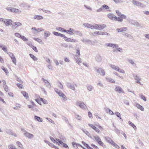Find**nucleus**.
<instances>
[{
	"label": "nucleus",
	"instance_id": "obj_1",
	"mask_svg": "<svg viewBox=\"0 0 149 149\" xmlns=\"http://www.w3.org/2000/svg\"><path fill=\"white\" fill-rule=\"evenodd\" d=\"M50 139L52 141L53 143H56V144L58 145L63 146L65 148H69V147L66 144L63 143L61 140L58 139H54L52 137H50Z\"/></svg>",
	"mask_w": 149,
	"mask_h": 149
},
{
	"label": "nucleus",
	"instance_id": "obj_2",
	"mask_svg": "<svg viewBox=\"0 0 149 149\" xmlns=\"http://www.w3.org/2000/svg\"><path fill=\"white\" fill-rule=\"evenodd\" d=\"M110 66L113 70L117 71L120 73H125V71L123 69H120L117 66H116L113 65H110Z\"/></svg>",
	"mask_w": 149,
	"mask_h": 149
},
{
	"label": "nucleus",
	"instance_id": "obj_3",
	"mask_svg": "<svg viewBox=\"0 0 149 149\" xmlns=\"http://www.w3.org/2000/svg\"><path fill=\"white\" fill-rule=\"evenodd\" d=\"M76 105L79 106L81 109H86L87 107L84 103L82 102L77 101L76 102Z\"/></svg>",
	"mask_w": 149,
	"mask_h": 149
},
{
	"label": "nucleus",
	"instance_id": "obj_4",
	"mask_svg": "<svg viewBox=\"0 0 149 149\" xmlns=\"http://www.w3.org/2000/svg\"><path fill=\"white\" fill-rule=\"evenodd\" d=\"M106 27V25L104 24L101 25L95 24L93 25V29L101 30L104 28Z\"/></svg>",
	"mask_w": 149,
	"mask_h": 149
},
{
	"label": "nucleus",
	"instance_id": "obj_5",
	"mask_svg": "<svg viewBox=\"0 0 149 149\" xmlns=\"http://www.w3.org/2000/svg\"><path fill=\"white\" fill-rule=\"evenodd\" d=\"M132 3L134 5L136 6L141 7L142 8L144 7V5L143 3L138 1L133 0L132 1Z\"/></svg>",
	"mask_w": 149,
	"mask_h": 149
},
{
	"label": "nucleus",
	"instance_id": "obj_6",
	"mask_svg": "<svg viewBox=\"0 0 149 149\" xmlns=\"http://www.w3.org/2000/svg\"><path fill=\"white\" fill-rule=\"evenodd\" d=\"M133 77H134V79L136 81V83H138V84H140L141 85H143V84H142L141 82H140V81L141 80V78L139 76H138L136 74H134L133 75Z\"/></svg>",
	"mask_w": 149,
	"mask_h": 149
},
{
	"label": "nucleus",
	"instance_id": "obj_7",
	"mask_svg": "<svg viewBox=\"0 0 149 149\" xmlns=\"http://www.w3.org/2000/svg\"><path fill=\"white\" fill-rule=\"evenodd\" d=\"M63 38L67 42H77V41L76 40L74 39H72L70 38H68L65 35L64 36Z\"/></svg>",
	"mask_w": 149,
	"mask_h": 149
},
{
	"label": "nucleus",
	"instance_id": "obj_8",
	"mask_svg": "<svg viewBox=\"0 0 149 149\" xmlns=\"http://www.w3.org/2000/svg\"><path fill=\"white\" fill-rule=\"evenodd\" d=\"M97 72L100 74L102 76H104L105 75V72L104 70L102 68H100L97 69L96 70Z\"/></svg>",
	"mask_w": 149,
	"mask_h": 149
},
{
	"label": "nucleus",
	"instance_id": "obj_9",
	"mask_svg": "<svg viewBox=\"0 0 149 149\" xmlns=\"http://www.w3.org/2000/svg\"><path fill=\"white\" fill-rule=\"evenodd\" d=\"M105 46L107 47H110L112 48H117L118 47V45L117 44H113L111 43H106L105 44Z\"/></svg>",
	"mask_w": 149,
	"mask_h": 149
},
{
	"label": "nucleus",
	"instance_id": "obj_10",
	"mask_svg": "<svg viewBox=\"0 0 149 149\" xmlns=\"http://www.w3.org/2000/svg\"><path fill=\"white\" fill-rule=\"evenodd\" d=\"M24 134L26 137H27L29 139H32L34 137V135L33 134L27 132H25L24 133Z\"/></svg>",
	"mask_w": 149,
	"mask_h": 149
},
{
	"label": "nucleus",
	"instance_id": "obj_11",
	"mask_svg": "<svg viewBox=\"0 0 149 149\" xmlns=\"http://www.w3.org/2000/svg\"><path fill=\"white\" fill-rule=\"evenodd\" d=\"M129 22L131 24L136 26L137 27L139 26H140L139 24L136 21L132 20L130 21Z\"/></svg>",
	"mask_w": 149,
	"mask_h": 149
},
{
	"label": "nucleus",
	"instance_id": "obj_12",
	"mask_svg": "<svg viewBox=\"0 0 149 149\" xmlns=\"http://www.w3.org/2000/svg\"><path fill=\"white\" fill-rule=\"evenodd\" d=\"M94 34H97L102 35H109V34L107 32H102L96 31L94 32Z\"/></svg>",
	"mask_w": 149,
	"mask_h": 149
},
{
	"label": "nucleus",
	"instance_id": "obj_13",
	"mask_svg": "<svg viewBox=\"0 0 149 149\" xmlns=\"http://www.w3.org/2000/svg\"><path fill=\"white\" fill-rule=\"evenodd\" d=\"M107 16L110 19L113 21H114L116 16L113 14L111 13L108 14L107 15Z\"/></svg>",
	"mask_w": 149,
	"mask_h": 149
},
{
	"label": "nucleus",
	"instance_id": "obj_14",
	"mask_svg": "<svg viewBox=\"0 0 149 149\" xmlns=\"http://www.w3.org/2000/svg\"><path fill=\"white\" fill-rule=\"evenodd\" d=\"M115 91L120 93H124V91L122 90L121 88L119 86H117L115 88Z\"/></svg>",
	"mask_w": 149,
	"mask_h": 149
},
{
	"label": "nucleus",
	"instance_id": "obj_15",
	"mask_svg": "<svg viewBox=\"0 0 149 149\" xmlns=\"http://www.w3.org/2000/svg\"><path fill=\"white\" fill-rule=\"evenodd\" d=\"M127 29V28L122 27L120 28H118L116 29V31L118 33L126 31Z\"/></svg>",
	"mask_w": 149,
	"mask_h": 149
},
{
	"label": "nucleus",
	"instance_id": "obj_16",
	"mask_svg": "<svg viewBox=\"0 0 149 149\" xmlns=\"http://www.w3.org/2000/svg\"><path fill=\"white\" fill-rule=\"evenodd\" d=\"M67 86L70 89L74 91L75 90V88L74 85L73 84H71L70 83H67Z\"/></svg>",
	"mask_w": 149,
	"mask_h": 149
},
{
	"label": "nucleus",
	"instance_id": "obj_17",
	"mask_svg": "<svg viewBox=\"0 0 149 149\" xmlns=\"http://www.w3.org/2000/svg\"><path fill=\"white\" fill-rule=\"evenodd\" d=\"M106 80L108 82H110L111 83H114L115 82L114 80L111 78L110 77H105Z\"/></svg>",
	"mask_w": 149,
	"mask_h": 149
},
{
	"label": "nucleus",
	"instance_id": "obj_18",
	"mask_svg": "<svg viewBox=\"0 0 149 149\" xmlns=\"http://www.w3.org/2000/svg\"><path fill=\"white\" fill-rule=\"evenodd\" d=\"M83 25L85 27L90 28L91 29H93V25L89 24L88 23H84Z\"/></svg>",
	"mask_w": 149,
	"mask_h": 149
},
{
	"label": "nucleus",
	"instance_id": "obj_19",
	"mask_svg": "<svg viewBox=\"0 0 149 149\" xmlns=\"http://www.w3.org/2000/svg\"><path fill=\"white\" fill-rule=\"evenodd\" d=\"M43 18V17L42 16L38 15H35L33 17L34 19L38 20L42 19Z\"/></svg>",
	"mask_w": 149,
	"mask_h": 149
},
{
	"label": "nucleus",
	"instance_id": "obj_20",
	"mask_svg": "<svg viewBox=\"0 0 149 149\" xmlns=\"http://www.w3.org/2000/svg\"><path fill=\"white\" fill-rule=\"evenodd\" d=\"M51 33L48 31H45L44 33V36L46 38L49 37Z\"/></svg>",
	"mask_w": 149,
	"mask_h": 149
},
{
	"label": "nucleus",
	"instance_id": "obj_21",
	"mask_svg": "<svg viewBox=\"0 0 149 149\" xmlns=\"http://www.w3.org/2000/svg\"><path fill=\"white\" fill-rule=\"evenodd\" d=\"M12 21L10 19H9L8 20H6V21L5 24L6 26H8L9 25H11L12 24Z\"/></svg>",
	"mask_w": 149,
	"mask_h": 149
},
{
	"label": "nucleus",
	"instance_id": "obj_22",
	"mask_svg": "<svg viewBox=\"0 0 149 149\" xmlns=\"http://www.w3.org/2000/svg\"><path fill=\"white\" fill-rule=\"evenodd\" d=\"M135 106L139 109H140L142 111H144V109L143 107L139 104L137 103H135Z\"/></svg>",
	"mask_w": 149,
	"mask_h": 149
},
{
	"label": "nucleus",
	"instance_id": "obj_23",
	"mask_svg": "<svg viewBox=\"0 0 149 149\" xmlns=\"http://www.w3.org/2000/svg\"><path fill=\"white\" fill-rule=\"evenodd\" d=\"M12 12L13 13H21V11L20 10H19L16 9V8H13L12 9Z\"/></svg>",
	"mask_w": 149,
	"mask_h": 149
},
{
	"label": "nucleus",
	"instance_id": "obj_24",
	"mask_svg": "<svg viewBox=\"0 0 149 149\" xmlns=\"http://www.w3.org/2000/svg\"><path fill=\"white\" fill-rule=\"evenodd\" d=\"M53 33L55 36H60L61 37L63 38L64 35L59 33L58 32H56L55 31H54L53 32Z\"/></svg>",
	"mask_w": 149,
	"mask_h": 149
},
{
	"label": "nucleus",
	"instance_id": "obj_25",
	"mask_svg": "<svg viewBox=\"0 0 149 149\" xmlns=\"http://www.w3.org/2000/svg\"><path fill=\"white\" fill-rule=\"evenodd\" d=\"M44 82L45 85L48 88H51V86L50 83L47 80H44Z\"/></svg>",
	"mask_w": 149,
	"mask_h": 149
},
{
	"label": "nucleus",
	"instance_id": "obj_26",
	"mask_svg": "<svg viewBox=\"0 0 149 149\" xmlns=\"http://www.w3.org/2000/svg\"><path fill=\"white\" fill-rule=\"evenodd\" d=\"M55 91L56 93L59 95L60 97H61V95H62L63 93L61 91H60L57 88H55Z\"/></svg>",
	"mask_w": 149,
	"mask_h": 149
},
{
	"label": "nucleus",
	"instance_id": "obj_27",
	"mask_svg": "<svg viewBox=\"0 0 149 149\" xmlns=\"http://www.w3.org/2000/svg\"><path fill=\"white\" fill-rule=\"evenodd\" d=\"M96 60L98 62H100L102 61L101 57L99 55L96 56L95 58Z\"/></svg>",
	"mask_w": 149,
	"mask_h": 149
},
{
	"label": "nucleus",
	"instance_id": "obj_28",
	"mask_svg": "<svg viewBox=\"0 0 149 149\" xmlns=\"http://www.w3.org/2000/svg\"><path fill=\"white\" fill-rule=\"evenodd\" d=\"M87 89L89 91H92L93 89V87L91 85H87L86 86Z\"/></svg>",
	"mask_w": 149,
	"mask_h": 149
},
{
	"label": "nucleus",
	"instance_id": "obj_29",
	"mask_svg": "<svg viewBox=\"0 0 149 149\" xmlns=\"http://www.w3.org/2000/svg\"><path fill=\"white\" fill-rule=\"evenodd\" d=\"M114 21H117L118 22H122L123 21V19L121 18L120 17H117L116 16L115 17Z\"/></svg>",
	"mask_w": 149,
	"mask_h": 149
},
{
	"label": "nucleus",
	"instance_id": "obj_30",
	"mask_svg": "<svg viewBox=\"0 0 149 149\" xmlns=\"http://www.w3.org/2000/svg\"><path fill=\"white\" fill-rule=\"evenodd\" d=\"M34 118L36 120L39 122H42V119L41 118L37 116H35Z\"/></svg>",
	"mask_w": 149,
	"mask_h": 149
},
{
	"label": "nucleus",
	"instance_id": "obj_31",
	"mask_svg": "<svg viewBox=\"0 0 149 149\" xmlns=\"http://www.w3.org/2000/svg\"><path fill=\"white\" fill-rule=\"evenodd\" d=\"M21 93L26 99L29 98L28 94L25 91H22Z\"/></svg>",
	"mask_w": 149,
	"mask_h": 149
},
{
	"label": "nucleus",
	"instance_id": "obj_32",
	"mask_svg": "<svg viewBox=\"0 0 149 149\" xmlns=\"http://www.w3.org/2000/svg\"><path fill=\"white\" fill-rule=\"evenodd\" d=\"M124 36H126L127 37L129 38L130 39L132 38V36L130 34L127 33H124L123 34Z\"/></svg>",
	"mask_w": 149,
	"mask_h": 149
},
{
	"label": "nucleus",
	"instance_id": "obj_33",
	"mask_svg": "<svg viewBox=\"0 0 149 149\" xmlns=\"http://www.w3.org/2000/svg\"><path fill=\"white\" fill-rule=\"evenodd\" d=\"M92 138H93V139H95V141H96L97 142H99L100 140H101L100 138L98 136H93V137Z\"/></svg>",
	"mask_w": 149,
	"mask_h": 149
},
{
	"label": "nucleus",
	"instance_id": "obj_34",
	"mask_svg": "<svg viewBox=\"0 0 149 149\" xmlns=\"http://www.w3.org/2000/svg\"><path fill=\"white\" fill-rule=\"evenodd\" d=\"M72 144L73 146H74V145H76V146H80L83 149H86V148H84L83 146L81 145L79 143H76L74 142H72Z\"/></svg>",
	"mask_w": 149,
	"mask_h": 149
},
{
	"label": "nucleus",
	"instance_id": "obj_35",
	"mask_svg": "<svg viewBox=\"0 0 149 149\" xmlns=\"http://www.w3.org/2000/svg\"><path fill=\"white\" fill-rule=\"evenodd\" d=\"M29 55L33 59V60L34 61H36L38 60L37 58L34 55L30 54H29Z\"/></svg>",
	"mask_w": 149,
	"mask_h": 149
},
{
	"label": "nucleus",
	"instance_id": "obj_36",
	"mask_svg": "<svg viewBox=\"0 0 149 149\" xmlns=\"http://www.w3.org/2000/svg\"><path fill=\"white\" fill-rule=\"evenodd\" d=\"M128 61L132 65L134 66H135L136 65V64L131 59H129L128 60Z\"/></svg>",
	"mask_w": 149,
	"mask_h": 149
},
{
	"label": "nucleus",
	"instance_id": "obj_37",
	"mask_svg": "<svg viewBox=\"0 0 149 149\" xmlns=\"http://www.w3.org/2000/svg\"><path fill=\"white\" fill-rule=\"evenodd\" d=\"M75 33L77 35H78L80 36H82V34L79 31L76 30L74 31V33Z\"/></svg>",
	"mask_w": 149,
	"mask_h": 149
},
{
	"label": "nucleus",
	"instance_id": "obj_38",
	"mask_svg": "<svg viewBox=\"0 0 149 149\" xmlns=\"http://www.w3.org/2000/svg\"><path fill=\"white\" fill-rule=\"evenodd\" d=\"M128 123L129 125L134 129V130H136V127L134 124V123H132L130 121H129Z\"/></svg>",
	"mask_w": 149,
	"mask_h": 149
},
{
	"label": "nucleus",
	"instance_id": "obj_39",
	"mask_svg": "<svg viewBox=\"0 0 149 149\" xmlns=\"http://www.w3.org/2000/svg\"><path fill=\"white\" fill-rule=\"evenodd\" d=\"M16 143L17 146L20 148L21 149H23V146L20 142L17 141L16 142Z\"/></svg>",
	"mask_w": 149,
	"mask_h": 149
},
{
	"label": "nucleus",
	"instance_id": "obj_40",
	"mask_svg": "<svg viewBox=\"0 0 149 149\" xmlns=\"http://www.w3.org/2000/svg\"><path fill=\"white\" fill-rule=\"evenodd\" d=\"M113 126L115 128V132L116 133H117V134H120V132L119 130L116 127V126L114 125V124H113Z\"/></svg>",
	"mask_w": 149,
	"mask_h": 149
},
{
	"label": "nucleus",
	"instance_id": "obj_41",
	"mask_svg": "<svg viewBox=\"0 0 149 149\" xmlns=\"http://www.w3.org/2000/svg\"><path fill=\"white\" fill-rule=\"evenodd\" d=\"M76 63L79 65L80 63H81V59L80 58H78L76 59Z\"/></svg>",
	"mask_w": 149,
	"mask_h": 149
},
{
	"label": "nucleus",
	"instance_id": "obj_42",
	"mask_svg": "<svg viewBox=\"0 0 149 149\" xmlns=\"http://www.w3.org/2000/svg\"><path fill=\"white\" fill-rule=\"evenodd\" d=\"M14 24L16 26L17 28L19 26H20L22 25V24L19 22H14Z\"/></svg>",
	"mask_w": 149,
	"mask_h": 149
},
{
	"label": "nucleus",
	"instance_id": "obj_43",
	"mask_svg": "<svg viewBox=\"0 0 149 149\" xmlns=\"http://www.w3.org/2000/svg\"><path fill=\"white\" fill-rule=\"evenodd\" d=\"M83 132L88 136L90 138H91L92 139H93L92 137H91V135L87 131H86V130H83Z\"/></svg>",
	"mask_w": 149,
	"mask_h": 149
},
{
	"label": "nucleus",
	"instance_id": "obj_44",
	"mask_svg": "<svg viewBox=\"0 0 149 149\" xmlns=\"http://www.w3.org/2000/svg\"><path fill=\"white\" fill-rule=\"evenodd\" d=\"M6 132L7 134L9 135H11V134H12V132L11 130L10 129H6Z\"/></svg>",
	"mask_w": 149,
	"mask_h": 149
},
{
	"label": "nucleus",
	"instance_id": "obj_45",
	"mask_svg": "<svg viewBox=\"0 0 149 149\" xmlns=\"http://www.w3.org/2000/svg\"><path fill=\"white\" fill-rule=\"evenodd\" d=\"M105 139L109 143H111V142H112V140L109 137H105Z\"/></svg>",
	"mask_w": 149,
	"mask_h": 149
},
{
	"label": "nucleus",
	"instance_id": "obj_46",
	"mask_svg": "<svg viewBox=\"0 0 149 149\" xmlns=\"http://www.w3.org/2000/svg\"><path fill=\"white\" fill-rule=\"evenodd\" d=\"M116 3H122L123 2V0H113Z\"/></svg>",
	"mask_w": 149,
	"mask_h": 149
},
{
	"label": "nucleus",
	"instance_id": "obj_47",
	"mask_svg": "<svg viewBox=\"0 0 149 149\" xmlns=\"http://www.w3.org/2000/svg\"><path fill=\"white\" fill-rule=\"evenodd\" d=\"M60 97H62L64 101H66L67 100L66 97L63 93L62 95H61Z\"/></svg>",
	"mask_w": 149,
	"mask_h": 149
},
{
	"label": "nucleus",
	"instance_id": "obj_48",
	"mask_svg": "<svg viewBox=\"0 0 149 149\" xmlns=\"http://www.w3.org/2000/svg\"><path fill=\"white\" fill-rule=\"evenodd\" d=\"M74 31L72 28H70V32L69 34L70 35H73L74 34Z\"/></svg>",
	"mask_w": 149,
	"mask_h": 149
},
{
	"label": "nucleus",
	"instance_id": "obj_49",
	"mask_svg": "<svg viewBox=\"0 0 149 149\" xmlns=\"http://www.w3.org/2000/svg\"><path fill=\"white\" fill-rule=\"evenodd\" d=\"M102 8H103V10H104V8L106 10H108L109 8V7L105 4H104L102 6Z\"/></svg>",
	"mask_w": 149,
	"mask_h": 149
},
{
	"label": "nucleus",
	"instance_id": "obj_50",
	"mask_svg": "<svg viewBox=\"0 0 149 149\" xmlns=\"http://www.w3.org/2000/svg\"><path fill=\"white\" fill-rule=\"evenodd\" d=\"M47 67L49 69L51 70H53V68L52 65V63L49 64L47 65Z\"/></svg>",
	"mask_w": 149,
	"mask_h": 149
},
{
	"label": "nucleus",
	"instance_id": "obj_51",
	"mask_svg": "<svg viewBox=\"0 0 149 149\" xmlns=\"http://www.w3.org/2000/svg\"><path fill=\"white\" fill-rule=\"evenodd\" d=\"M1 69L5 72L6 75H8V72L7 70V69H6L4 67H2Z\"/></svg>",
	"mask_w": 149,
	"mask_h": 149
},
{
	"label": "nucleus",
	"instance_id": "obj_52",
	"mask_svg": "<svg viewBox=\"0 0 149 149\" xmlns=\"http://www.w3.org/2000/svg\"><path fill=\"white\" fill-rule=\"evenodd\" d=\"M75 117L76 119L79 120H81L82 119V117L78 115H76L75 116Z\"/></svg>",
	"mask_w": 149,
	"mask_h": 149
},
{
	"label": "nucleus",
	"instance_id": "obj_53",
	"mask_svg": "<svg viewBox=\"0 0 149 149\" xmlns=\"http://www.w3.org/2000/svg\"><path fill=\"white\" fill-rule=\"evenodd\" d=\"M33 39L36 40V41H37V42H38L39 43H41L42 41L41 40L38 38H34Z\"/></svg>",
	"mask_w": 149,
	"mask_h": 149
},
{
	"label": "nucleus",
	"instance_id": "obj_54",
	"mask_svg": "<svg viewBox=\"0 0 149 149\" xmlns=\"http://www.w3.org/2000/svg\"><path fill=\"white\" fill-rule=\"evenodd\" d=\"M115 114L117 116V117L119 118L120 119H122V118L121 117V115L118 112H116Z\"/></svg>",
	"mask_w": 149,
	"mask_h": 149
},
{
	"label": "nucleus",
	"instance_id": "obj_55",
	"mask_svg": "<svg viewBox=\"0 0 149 149\" xmlns=\"http://www.w3.org/2000/svg\"><path fill=\"white\" fill-rule=\"evenodd\" d=\"M141 98L144 101H146V97L143 95H141L140 96Z\"/></svg>",
	"mask_w": 149,
	"mask_h": 149
},
{
	"label": "nucleus",
	"instance_id": "obj_56",
	"mask_svg": "<svg viewBox=\"0 0 149 149\" xmlns=\"http://www.w3.org/2000/svg\"><path fill=\"white\" fill-rule=\"evenodd\" d=\"M43 12L46 13L48 14H50L51 13V12L49 10H45L44 9H41Z\"/></svg>",
	"mask_w": 149,
	"mask_h": 149
},
{
	"label": "nucleus",
	"instance_id": "obj_57",
	"mask_svg": "<svg viewBox=\"0 0 149 149\" xmlns=\"http://www.w3.org/2000/svg\"><path fill=\"white\" fill-rule=\"evenodd\" d=\"M11 59L12 60V61L13 63L15 64H16V59L15 58V57H14L12 58H11Z\"/></svg>",
	"mask_w": 149,
	"mask_h": 149
},
{
	"label": "nucleus",
	"instance_id": "obj_58",
	"mask_svg": "<svg viewBox=\"0 0 149 149\" xmlns=\"http://www.w3.org/2000/svg\"><path fill=\"white\" fill-rule=\"evenodd\" d=\"M82 41L84 42H91L92 43L91 41L89 39H83Z\"/></svg>",
	"mask_w": 149,
	"mask_h": 149
},
{
	"label": "nucleus",
	"instance_id": "obj_59",
	"mask_svg": "<svg viewBox=\"0 0 149 149\" xmlns=\"http://www.w3.org/2000/svg\"><path fill=\"white\" fill-rule=\"evenodd\" d=\"M56 29L58 31H62L64 32L65 29H64L62 28L61 27H58Z\"/></svg>",
	"mask_w": 149,
	"mask_h": 149
},
{
	"label": "nucleus",
	"instance_id": "obj_60",
	"mask_svg": "<svg viewBox=\"0 0 149 149\" xmlns=\"http://www.w3.org/2000/svg\"><path fill=\"white\" fill-rule=\"evenodd\" d=\"M31 47L36 52H38V49L36 47L33 45Z\"/></svg>",
	"mask_w": 149,
	"mask_h": 149
},
{
	"label": "nucleus",
	"instance_id": "obj_61",
	"mask_svg": "<svg viewBox=\"0 0 149 149\" xmlns=\"http://www.w3.org/2000/svg\"><path fill=\"white\" fill-rule=\"evenodd\" d=\"M93 130H95L96 132L98 133H100V130L97 128L96 127H94Z\"/></svg>",
	"mask_w": 149,
	"mask_h": 149
},
{
	"label": "nucleus",
	"instance_id": "obj_62",
	"mask_svg": "<svg viewBox=\"0 0 149 149\" xmlns=\"http://www.w3.org/2000/svg\"><path fill=\"white\" fill-rule=\"evenodd\" d=\"M20 38L24 41H27L28 40L24 36H21Z\"/></svg>",
	"mask_w": 149,
	"mask_h": 149
},
{
	"label": "nucleus",
	"instance_id": "obj_63",
	"mask_svg": "<svg viewBox=\"0 0 149 149\" xmlns=\"http://www.w3.org/2000/svg\"><path fill=\"white\" fill-rule=\"evenodd\" d=\"M77 55L78 57L80 56V50L79 49H78L77 51Z\"/></svg>",
	"mask_w": 149,
	"mask_h": 149
},
{
	"label": "nucleus",
	"instance_id": "obj_64",
	"mask_svg": "<svg viewBox=\"0 0 149 149\" xmlns=\"http://www.w3.org/2000/svg\"><path fill=\"white\" fill-rule=\"evenodd\" d=\"M97 143L100 145L102 146H103L104 145L103 143L101 141V139L100 140L99 142H97Z\"/></svg>",
	"mask_w": 149,
	"mask_h": 149
}]
</instances>
